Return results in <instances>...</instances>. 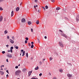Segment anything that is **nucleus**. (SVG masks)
<instances>
[{
    "label": "nucleus",
    "mask_w": 79,
    "mask_h": 79,
    "mask_svg": "<svg viewBox=\"0 0 79 79\" xmlns=\"http://www.w3.org/2000/svg\"><path fill=\"white\" fill-rule=\"evenodd\" d=\"M10 50H13V47H10Z\"/></svg>",
    "instance_id": "obj_36"
},
{
    "label": "nucleus",
    "mask_w": 79,
    "mask_h": 79,
    "mask_svg": "<svg viewBox=\"0 0 79 79\" xmlns=\"http://www.w3.org/2000/svg\"><path fill=\"white\" fill-rule=\"evenodd\" d=\"M3 20V16H0V22H2Z\"/></svg>",
    "instance_id": "obj_8"
},
{
    "label": "nucleus",
    "mask_w": 79,
    "mask_h": 79,
    "mask_svg": "<svg viewBox=\"0 0 79 79\" xmlns=\"http://www.w3.org/2000/svg\"><path fill=\"white\" fill-rule=\"evenodd\" d=\"M2 67H4V65H1Z\"/></svg>",
    "instance_id": "obj_58"
},
{
    "label": "nucleus",
    "mask_w": 79,
    "mask_h": 79,
    "mask_svg": "<svg viewBox=\"0 0 79 79\" xmlns=\"http://www.w3.org/2000/svg\"><path fill=\"white\" fill-rule=\"evenodd\" d=\"M59 71L60 73H61L63 72V69H59Z\"/></svg>",
    "instance_id": "obj_11"
},
{
    "label": "nucleus",
    "mask_w": 79,
    "mask_h": 79,
    "mask_svg": "<svg viewBox=\"0 0 79 79\" xmlns=\"http://www.w3.org/2000/svg\"><path fill=\"white\" fill-rule=\"evenodd\" d=\"M49 75H50V76H51V73H49Z\"/></svg>",
    "instance_id": "obj_55"
},
{
    "label": "nucleus",
    "mask_w": 79,
    "mask_h": 79,
    "mask_svg": "<svg viewBox=\"0 0 79 79\" xmlns=\"http://www.w3.org/2000/svg\"><path fill=\"white\" fill-rule=\"evenodd\" d=\"M6 60L7 62H8V59H7Z\"/></svg>",
    "instance_id": "obj_49"
},
{
    "label": "nucleus",
    "mask_w": 79,
    "mask_h": 79,
    "mask_svg": "<svg viewBox=\"0 0 79 79\" xmlns=\"http://www.w3.org/2000/svg\"><path fill=\"white\" fill-rule=\"evenodd\" d=\"M18 48H19V47H18V46H16V47H15V48H16V49H18Z\"/></svg>",
    "instance_id": "obj_38"
},
{
    "label": "nucleus",
    "mask_w": 79,
    "mask_h": 79,
    "mask_svg": "<svg viewBox=\"0 0 79 79\" xmlns=\"http://www.w3.org/2000/svg\"><path fill=\"white\" fill-rule=\"evenodd\" d=\"M37 0H35V2H37Z\"/></svg>",
    "instance_id": "obj_57"
},
{
    "label": "nucleus",
    "mask_w": 79,
    "mask_h": 79,
    "mask_svg": "<svg viewBox=\"0 0 79 79\" xmlns=\"http://www.w3.org/2000/svg\"><path fill=\"white\" fill-rule=\"evenodd\" d=\"M26 56L27 57V58H28V53H26Z\"/></svg>",
    "instance_id": "obj_23"
},
{
    "label": "nucleus",
    "mask_w": 79,
    "mask_h": 79,
    "mask_svg": "<svg viewBox=\"0 0 79 79\" xmlns=\"http://www.w3.org/2000/svg\"><path fill=\"white\" fill-rule=\"evenodd\" d=\"M27 40H25V44H27Z\"/></svg>",
    "instance_id": "obj_42"
},
{
    "label": "nucleus",
    "mask_w": 79,
    "mask_h": 79,
    "mask_svg": "<svg viewBox=\"0 0 79 79\" xmlns=\"http://www.w3.org/2000/svg\"><path fill=\"white\" fill-rule=\"evenodd\" d=\"M12 39L13 40H15V37L13 36L12 37Z\"/></svg>",
    "instance_id": "obj_30"
},
{
    "label": "nucleus",
    "mask_w": 79,
    "mask_h": 79,
    "mask_svg": "<svg viewBox=\"0 0 79 79\" xmlns=\"http://www.w3.org/2000/svg\"><path fill=\"white\" fill-rule=\"evenodd\" d=\"M9 41L10 42V43H11V44H14V40H13L11 39H10L9 40Z\"/></svg>",
    "instance_id": "obj_6"
},
{
    "label": "nucleus",
    "mask_w": 79,
    "mask_h": 79,
    "mask_svg": "<svg viewBox=\"0 0 79 79\" xmlns=\"http://www.w3.org/2000/svg\"><path fill=\"white\" fill-rule=\"evenodd\" d=\"M52 2H54V0H52Z\"/></svg>",
    "instance_id": "obj_56"
},
{
    "label": "nucleus",
    "mask_w": 79,
    "mask_h": 79,
    "mask_svg": "<svg viewBox=\"0 0 79 79\" xmlns=\"http://www.w3.org/2000/svg\"><path fill=\"white\" fill-rule=\"evenodd\" d=\"M27 71L26 69L25 68L23 69L22 71L24 73H25L26 72V71Z\"/></svg>",
    "instance_id": "obj_14"
},
{
    "label": "nucleus",
    "mask_w": 79,
    "mask_h": 79,
    "mask_svg": "<svg viewBox=\"0 0 79 79\" xmlns=\"http://www.w3.org/2000/svg\"><path fill=\"white\" fill-rule=\"evenodd\" d=\"M36 24H39V20H37L36 22Z\"/></svg>",
    "instance_id": "obj_19"
},
{
    "label": "nucleus",
    "mask_w": 79,
    "mask_h": 79,
    "mask_svg": "<svg viewBox=\"0 0 79 79\" xmlns=\"http://www.w3.org/2000/svg\"><path fill=\"white\" fill-rule=\"evenodd\" d=\"M20 55H21V54H20Z\"/></svg>",
    "instance_id": "obj_63"
},
{
    "label": "nucleus",
    "mask_w": 79,
    "mask_h": 79,
    "mask_svg": "<svg viewBox=\"0 0 79 79\" xmlns=\"http://www.w3.org/2000/svg\"><path fill=\"white\" fill-rule=\"evenodd\" d=\"M60 7H58L56 8V10H60Z\"/></svg>",
    "instance_id": "obj_20"
},
{
    "label": "nucleus",
    "mask_w": 79,
    "mask_h": 79,
    "mask_svg": "<svg viewBox=\"0 0 79 79\" xmlns=\"http://www.w3.org/2000/svg\"><path fill=\"white\" fill-rule=\"evenodd\" d=\"M15 68L16 69H17V68H18V66H16L15 67Z\"/></svg>",
    "instance_id": "obj_37"
},
{
    "label": "nucleus",
    "mask_w": 79,
    "mask_h": 79,
    "mask_svg": "<svg viewBox=\"0 0 79 79\" xmlns=\"http://www.w3.org/2000/svg\"><path fill=\"white\" fill-rule=\"evenodd\" d=\"M59 45H60L61 47H64V44H63L62 42H59Z\"/></svg>",
    "instance_id": "obj_2"
},
{
    "label": "nucleus",
    "mask_w": 79,
    "mask_h": 79,
    "mask_svg": "<svg viewBox=\"0 0 79 79\" xmlns=\"http://www.w3.org/2000/svg\"><path fill=\"white\" fill-rule=\"evenodd\" d=\"M25 51H23V56H24V55H25Z\"/></svg>",
    "instance_id": "obj_25"
},
{
    "label": "nucleus",
    "mask_w": 79,
    "mask_h": 79,
    "mask_svg": "<svg viewBox=\"0 0 79 79\" xmlns=\"http://www.w3.org/2000/svg\"><path fill=\"white\" fill-rule=\"evenodd\" d=\"M22 23H25L26 22V19H22L21 20Z\"/></svg>",
    "instance_id": "obj_7"
},
{
    "label": "nucleus",
    "mask_w": 79,
    "mask_h": 79,
    "mask_svg": "<svg viewBox=\"0 0 79 79\" xmlns=\"http://www.w3.org/2000/svg\"><path fill=\"white\" fill-rule=\"evenodd\" d=\"M37 6H38L37 5L34 6V8H36V7H37Z\"/></svg>",
    "instance_id": "obj_35"
},
{
    "label": "nucleus",
    "mask_w": 79,
    "mask_h": 79,
    "mask_svg": "<svg viewBox=\"0 0 79 79\" xmlns=\"http://www.w3.org/2000/svg\"><path fill=\"white\" fill-rule=\"evenodd\" d=\"M31 48H34V45H31Z\"/></svg>",
    "instance_id": "obj_28"
},
{
    "label": "nucleus",
    "mask_w": 79,
    "mask_h": 79,
    "mask_svg": "<svg viewBox=\"0 0 79 79\" xmlns=\"http://www.w3.org/2000/svg\"><path fill=\"white\" fill-rule=\"evenodd\" d=\"M38 42H39V43H40V40H39V39H38Z\"/></svg>",
    "instance_id": "obj_47"
},
{
    "label": "nucleus",
    "mask_w": 79,
    "mask_h": 79,
    "mask_svg": "<svg viewBox=\"0 0 79 79\" xmlns=\"http://www.w3.org/2000/svg\"><path fill=\"white\" fill-rule=\"evenodd\" d=\"M31 32H33V29L32 28H31Z\"/></svg>",
    "instance_id": "obj_46"
},
{
    "label": "nucleus",
    "mask_w": 79,
    "mask_h": 79,
    "mask_svg": "<svg viewBox=\"0 0 79 79\" xmlns=\"http://www.w3.org/2000/svg\"><path fill=\"white\" fill-rule=\"evenodd\" d=\"M52 60H53V58H52V57H50L49 58V60H50V61H52Z\"/></svg>",
    "instance_id": "obj_22"
},
{
    "label": "nucleus",
    "mask_w": 79,
    "mask_h": 79,
    "mask_svg": "<svg viewBox=\"0 0 79 79\" xmlns=\"http://www.w3.org/2000/svg\"><path fill=\"white\" fill-rule=\"evenodd\" d=\"M32 71H29L28 72V76H30L31 75V73H32Z\"/></svg>",
    "instance_id": "obj_9"
},
{
    "label": "nucleus",
    "mask_w": 79,
    "mask_h": 79,
    "mask_svg": "<svg viewBox=\"0 0 79 79\" xmlns=\"http://www.w3.org/2000/svg\"><path fill=\"white\" fill-rule=\"evenodd\" d=\"M26 40H29V38H28L27 37H26Z\"/></svg>",
    "instance_id": "obj_32"
},
{
    "label": "nucleus",
    "mask_w": 79,
    "mask_h": 79,
    "mask_svg": "<svg viewBox=\"0 0 79 79\" xmlns=\"http://www.w3.org/2000/svg\"><path fill=\"white\" fill-rule=\"evenodd\" d=\"M1 69H2V67L1 66Z\"/></svg>",
    "instance_id": "obj_60"
},
{
    "label": "nucleus",
    "mask_w": 79,
    "mask_h": 79,
    "mask_svg": "<svg viewBox=\"0 0 79 79\" xmlns=\"http://www.w3.org/2000/svg\"><path fill=\"white\" fill-rule=\"evenodd\" d=\"M76 21L77 22V21H79V15H77L76 17Z\"/></svg>",
    "instance_id": "obj_5"
},
{
    "label": "nucleus",
    "mask_w": 79,
    "mask_h": 79,
    "mask_svg": "<svg viewBox=\"0 0 79 79\" xmlns=\"http://www.w3.org/2000/svg\"><path fill=\"white\" fill-rule=\"evenodd\" d=\"M59 31L60 32H61L62 33H63V32L62 31H61V30H59Z\"/></svg>",
    "instance_id": "obj_24"
},
{
    "label": "nucleus",
    "mask_w": 79,
    "mask_h": 79,
    "mask_svg": "<svg viewBox=\"0 0 79 79\" xmlns=\"http://www.w3.org/2000/svg\"><path fill=\"white\" fill-rule=\"evenodd\" d=\"M67 76L68 77H72V75H71L69 74H67Z\"/></svg>",
    "instance_id": "obj_12"
},
{
    "label": "nucleus",
    "mask_w": 79,
    "mask_h": 79,
    "mask_svg": "<svg viewBox=\"0 0 79 79\" xmlns=\"http://www.w3.org/2000/svg\"><path fill=\"white\" fill-rule=\"evenodd\" d=\"M2 53L3 54H4V53H5V51H2Z\"/></svg>",
    "instance_id": "obj_33"
},
{
    "label": "nucleus",
    "mask_w": 79,
    "mask_h": 79,
    "mask_svg": "<svg viewBox=\"0 0 79 79\" xmlns=\"http://www.w3.org/2000/svg\"><path fill=\"white\" fill-rule=\"evenodd\" d=\"M4 70H7V68H6L4 69Z\"/></svg>",
    "instance_id": "obj_50"
},
{
    "label": "nucleus",
    "mask_w": 79,
    "mask_h": 79,
    "mask_svg": "<svg viewBox=\"0 0 79 79\" xmlns=\"http://www.w3.org/2000/svg\"><path fill=\"white\" fill-rule=\"evenodd\" d=\"M44 38L46 39H47V36H44Z\"/></svg>",
    "instance_id": "obj_52"
},
{
    "label": "nucleus",
    "mask_w": 79,
    "mask_h": 79,
    "mask_svg": "<svg viewBox=\"0 0 79 79\" xmlns=\"http://www.w3.org/2000/svg\"><path fill=\"white\" fill-rule=\"evenodd\" d=\"M20 66V64H19V65L18 66Z\"/></svg>",
    "instance_id": "obj_61"
},
{
    "label": "nucleus",
    "mask_w": 79,
    "mask_h": 79,
    "mask_svg": "<svg viewBox=\"0 0 79 79\" xmlns=\"http://www.w3.org/2000/svg\"><path fill=\"white\" fill-rule=\"evenodd\" d=\"M45 7L46 8V9H48V6H46Z\"/></svg>",
    "instance_id": "obj_27"
},
{
    "label": "nucleus",
    "mask_w": 79,
    "mask_h": 79,
    "mask_svg": "<svg viewBox=\"0 0 79 79\" xmlns=\"http://www.w3.org/2000/svg\"><path fill=\"white\" fill-rule=\"evenodd\" d=\"M20 6H21V3L20 4Z\"/></svg>",
    "instance_id": "obj_62"
},
{
    "label": "nucleus",
    "mask_w": 79,
    "mask_h": 79,
    "mask_svg": "<svg viewBox=\"0 0 79 79\" xmlns=\"http://www.w3.org/2000/svg\"><path fill=\"white\" fill-rule=\"evenodd\" d=\"M31 44L29 43H28V46H29V47H30L31 46Z\"/></svg>",
    "instance_id": "obj_43"
},
{
    "label": "nucleus",
    "mask_w": 79,
    "mask_h": 79,
    "mask_svg": "<svg viewBox=\"0 0 79 79\" xmlns=\"http://www.w3.org/2000/svg\"><path fill=\"white\" fill-rule=\"evenodd\" d=\"M7 39H10V37L9 36H7Z\"/></svg>",
    "instance_id": "obj_29"
},
{
    "label": "nucleus",
    "mask_w": 79,
    "mask_h": 79,
    "mask_svg": "<svg viewBox=\"0 0 79 79\" xmlns=\"http://www.w3.org/2000/svg\"><path fill=\"white\" fill-rule=\"evenodd\" d=\"M5 0H0V2H3Z\"/></svg>",
    "instance_id": "obj_45"
},
{
    "label": "nucleus",
    "mask_w": 79,
    "mask_h": 79,
    "mask_svg": "<svg viewBox=\"0 0 79 79\" xmlns=\"http://www.w3.org/2000/svg\"><path fill=\"white\" fill-rule=\"evenodd\" d=\"M16 10L17 11H18L19 10V8L17 7L16 9Z\"/></svg>",
    "instance_id": "obj_17"
},
{
    "label": "nucleus",
    "mask_w": 79,
    "mask_h": 79,
    "mask_svg": "<svg viewBox=\"0 0 79 79\" xmlns=\"http://www.w3.org/2000/svg\"><path fill=\"white\" fill-rule=\"evenodd\" d=\"M45 59H43V61H45Z\"/></svg>",
    "instance_id": "obj_59"
},
{
    "label": "nucleus",
    "mask_w": 79,
    "mask_h": 79,
    "mask_svg": "<svg viewBox=\"0 0 79 79\" xmlns=\"http://www.w3.org/2000/svg\"><path fill=\"white\" fill-rule=\"evenodd\" d=\"M43 9L44 10V11H45V8L44 7H42Z\"/></svg>",
    "instance_id": "obj_26"
},
{
    "label": "nucleus",
    "mask_w": 79,
    "mask_h": 79,
    "mask_svg": "<svg viewBox=\"0 0 79 79\" xmlns=\"http://www.w3.org/2000/svg\"><path fill=\"white\" fill-rule=\"evenodd\" d=\"M7 33H8V31H7V30H6L4 31V34H7Z\"/></svg>",
    "instance_id": "obj_15"
},
{
    "label": "nucleus",
    "mask_w": 79,
    "mask_h": 79,
    "mask_svg": "<svg viewBox=\"0 0 79 79\" xmlns=\"http://www.w3.org/2000/svg\"><path fill=\"white\" fill-rule=\"evenodd\" d=\"M0 74L1 75H3V74H4V72L0 70Z\"/></svg>",
    "instance_id": "obj_10"
},
{
    "label": "nucleus",
    "mask_w": 79,
    "mask_h": 79,
    "mask_svg": "<svg viewBox=\"0 0 79 79\" xmlns=\"http://www.w3.org/2000/svg\"><path fill=\"white\" fill-rule=\"evenodd\" d=\"M6 47H7V48H8V47H9V45H7L6 46Z\"/></svg>",
    "instance_id": "obj_44"
},
{
    "label": "nucleus",
    "mask_w": 79,
    "mask_h": 79,
    "mask_svg": "<svg viewBox=\"0 0 79 79\" xmlns=\"http://www.w3.org/2000/svg\"><path fill=\"white\" fill-rule=\"evenodd\" d=\"M10 51L11 53H13V50H12V49H10Z\"/></svg>",
    "instance_id": "obj_41"
},
{
    "label": "nucleus",
    "mask_w": 79,
    "mask_h": 79,
    "mask_svg": "<svg viewBox=\"0 0 79 79\" xmlns=\"http://www.w3.org/2000/svg\"><path fill=\"white\" fill-rule=\"evenodd\" d=\"M1 70L2 71H3V69H1Z\"/></svg>",
    "instance_id": "obj_53"
},
{
    "label": "nucleus",
    "mask_w": 79,
    "mask_h": 79,
    "mask_svg": "<svg viewBox=\"0 0 79 79\" xmlns=\"http://www.w3.org/2000/svg\"><path fill=\"white\" fill-rule=\"evenodd\" d=\"M7 56L9 58H11L12 57V55L11 54H8L7 55Z\"/></svg>",
    "instance_id": "obj_4"
},
{
    "label": "nucleus",
    "mask_w": 79,
    "mask_h": 79,
    "mask_svg": "<svg viewBox=\"0 0 79 79\" xmlns=\"http://www.w3.org/2000/svg\"><path fill=\"white\" fill-rule=\"evenodd\" d=\"M28 24H29V25H30V24H32V22L30 21H28Z\"/></svg>",
    "instance_id": "obj_18"
},
{
    "label": "nucleus",
    "mask_w": 79,
    "mask_h": 79,
    "mask_svg": "<svg viewBox=\"0 0 79 79\" xmlns=\"http://www.w3.org/2000/svg\"><path fill=\"white\" fill-rule=\"evenodd\" d=\"M42 73H40V74H39V76H42Z\"/></svg>",
    "instance_id": "obj_39"
},
{
    "label": "nucleus",
    "mask_w": 79,
    "mask_h": 79,
    "mask_svg": "<svg viewBox=\"0 0 79 79\" xmlns=\"http://www.w3.org/2000/svg\"><path fill=\"white\" fill-rule=\"evenodd\" d=\"M31 44L32 45H33V44H34V42H31Z\"/></svg>",
    "instance_id": "obj_48"
},
{
    "label": "nucleus",
    "mask_w": 79,
    "mask_h": 79,
    "mask_svg": "<svg viewBox=\"0 0 79 79\" xmlns=\"http://www.w3.org/2000/svg\"><path fill=\"white\" fill-rule=\"evenodd\" d=\"M61 35L62 36H63V37H64L65 38L67 39V36L66 35V34H64V33H61Z\"/></svg>",
    "instance_id": "obj_3"
},
{
    "label": "nucleus",
    "mask_w": 79,
    "mask_h": 79,
    "mask_svg": "<svg viewBox=\"0 0 79 79\" xmlns=\"http://www.w3.org/2000/svg\"><path fill=\"white\" fill-rule=\"evenodd\" d=\"M8 52H10V50H8Z\"/></svg>",
    "instance_id": "obj_54"
},
{
    "label": "nucleus",
    "mask_w": 79,
    "mask_h": 79,
    "mask_svg": "<svg viewBox=\"0 0 79 79\" xmlns=\"http://www.w3.org/2000/svg\"><path fill=\"white\" fill-rule=\"evenodd\" d=\"M23 51H24V50H21V51L22 52H23Z\"/></svg>",
    "instance_id": "obj_51"
},
{
    "label": "nucleus",
    "mask_w": 79,
    "mask_h": 79,
    "mask_svg": "<svg viewBox=\"0 0 79 79\" xmlns=\"http://www.w3.org/2000/svg\"><path fill=\"white\" fill-rule=\"evenodd\" d=\"M18 79H19V78H18Z\"/></svg>",
    "instance_id": "obj_64"
},
{
    "label": "nucleus",
    "mask_w": 79,
    "mask_h": 79,
    "mask_svg": "<svg viewBox=\"0 0 79 79\" xmlns=\"http://www.w3.org/2000/svg\"><path fill=\"white\" fill-rule=\"evenodd\" d=\"M6 72H7V73H8V74H9V72H8V70H6Z\"/></svg>",
    "instance_id": "obj_40"
},
{
    "label": "nucleus",
    "mask_w": 79,
    "mask_h": 79,
    "mask_svg": "<svg viewBox=\"0 0 79 79\" xmlns=\"http://www.w3.org/2000/svg\"><path fill=\"white\" fill-rule=\"evenodd\" d=\"M0 10L1 11H3V9L2 8V7L0 6Z\"/></svg>",
    "instance_id": "obj_21"
},
{
    "label": "nucleus",
    "mask_w": 79,
    "mask_h": 79,
    "mask_svg": "<svg viewBox=\"0 0 79 79\" xmlns=\"http://www.w3.org/2000/svg\"><path fill=\"white\" fill-rule=\"evenodd\" d=\"M39 63L41 65H42V62L41 61H40Z\"/></svg>",
    "instance_id": "obj_31"
},
{
    "label": "nucleus",
    "mask_w": 79,
    "mask_h": 79,
    "mask_svg": "<svg viewBox=\"0 0 79 79\" xmlns=\"http://www.w3.org/2000/svg\"><path fill=\"white\" fill-rule=\"evenodd\" d=\"M13 15H14V11H12L11 12V17H13Z\"/></svg>",
    "instance_id": "obj_13"
},
{
    "label": "nucleus",
    "mask_w": 79,
    "mask_h": 79,
    "mask_svg": "<svg viewBox=\"0 0 79 79\" xmlns=\"http://www.w3.org/2000/svg\"><path fill=\"white\" fill-rule=\"evenodd\" d=\"M6 77L7 78H8V77H9V76L8 75V74L6 75Z\"/></svg>",
    "instance_id": "obj_34"
},
{
    "label": "nucleus",
    "mask_w": 79,
    "mask_h": 79,
    "mask_svg": "<svg viewBox=\"0 0 79 79\" xmlns=\"http://www.w3.org/2000/svg\"><path fill=\"white\" fill-rule=\"evenodd\" d=\"M39 67L38 66H37L36 67H35V70H38V69H39Z\"/></svg>",
    "instance_id": "obj_16"
},
{
    "label": "nucleus",
    "mask_w": 79,
    "mask_h": 79,
    "mask_svg": "<svg viewBox=\"0 0 79 79\" xmlns=\"http://www.w3.org/2000/svg\"><path fill=\"white\" fill-rule=\"evenodd\" d=\"M21 73V71L20 70H18L15 72V75L16 76H19V73Z\"/></svg>",
    "instance_id": "obj_1"
}]
</instances>
